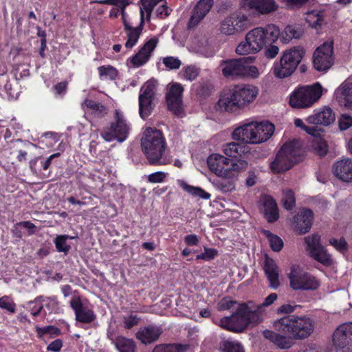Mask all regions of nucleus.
<instances>
[{"instance_id": "nucleus-1", "label": "nucleus", "mask_w": 352, "mask_h": 352, "mask_svg": "<svg viewBox=\"0 0 352 352\" xmlns=\"http://www.w3.org/2000/svg\"><path fill=\"white\" fill-rule=\"evenodd\" d=\"M279 35L280 30L274 24L255 28L246 34L245 40L237 45L235 52L239 55L256 54L267 44L275 42Z\"/></svg>"}, {"instance_id": "nucleus-2", "label": "nucleus", "mask_w": 352, "mask_h": 352, "mask_svg": "<svg viewBox=\"0 0 352 352\" xmlns=\"http://www.w3.org/2000/svg\"><path fill=\"white\" fill-rule=\"evenodd\" d=\"M274 131L273 124L267 121L247 122L234 129L232 132V138L238 142L257 144L270 138Z\"/></svg>"}, {"instance_id": "nucleus-3", "label": "nucleus", "mask_w": 352, "mask_h": 352, "mask_svg": "<svg viewBox=\"0 0 352 352\" xmlns=\"http://www.w3.org/2000/svg\"><path fill=\"white\" fill-rule=\"evenodd\" d=\"M273 326L275 330L292 336L296 340L308 338L315 329L314 320L307 316H288L276 320Z\"/></svg>"}, {"instance_id": "nucleus-4", "label": "nucleus", "mask_w": 352, "mask_h": 352, "mask_svg": "<svg viewBox=\"0 0 352 352\" xmlns=\"http://www.w3.org/2000/svg\"><path fill=\"white\" fill-rule=\"evenodd\" d=\"M141 146L146 157L151 164H165L162 158L165 152L166 142L162 132L150 126L142 131Z\"/></svg>"}, {"instance_id": "nucleus-5", "label": "nucleus", "mask_w": 352, "mask_h": 352, "mask_svg": "<svg viewBox=\"0 0 352 352\" xmlns=\"http://www.w3.org/2000/svg\"><path fill=\"white\" fill-rule=\"evenodd\" d=\"M251 306L252 305L248 302L239 304L232 315L223 317L215 323L228 331L241 333L249 325H255L259 323V318L256 314L253 313Z\"/></svg>"}, {"instance_id": "nucleus-6", "label": "nucleus", "mask_w": 352, "mask_h": 352, "mask_svg": "<svg viewBox=\"0 0 352 352\" xmlns=\"http://www.w3.org/2000/svg\"><path fill=\"white\" fill-rule=\"evenodd\" d=\"M207 164L210 170L219 177H228L239 174L248 166V162L243 159L231 160L217 153L208 157Z\"/></svg>"}, {"instance_id": "nucleus-7", "label": "nucleus", "mask_w": 352, "mask_h": 352, "mask_svg": "<svg viewBox=\"0 0 352 352\" xmlns=\"http://www.w3.org/2000/svg\"><path fill=\"white\" fill-rule=\"evenodd\" d=\"M301 144L294 140L286 142L278 151L275 159L270 163V168L274 173L285 172L301 158Z\"/></svg>"}, {"instance_id": "nucleus-8", "label": "nucleus", "mask_w": 352, "mask_h": 352, "mask_svg": "<svg viewBox=\"0 0 352 352\" xmlns=\"http://www.w3.org/2000/svg\"><path fill=\"white\" fill-rule=\"evenodd\" d=\"M324 91L319 82L300 87L290 94L289 105L295 109L309 108L320 100Z\"/></svg>"}, {"instance_id": "nucleus-9", "label": "nucleus", "mask_w": 352, "mask_h": 352, "mask_svg": "<svg viewBox=\"0 0 352 352\" xmlns=\"http://www.w3.org/2000/svg\"><path fill=\"white\" fill-rule=\"evenodd\" d=\"M305 51L300 46L285 50L280 60L274 64V74L278 78L291 76L300 63Z\"/></svg>"}, {"instance_id": "nucleus-10", "label": "nucleus", "mask_w": 352, "mask_h": 352, "mask_svg": "<svg viewBox=\"0 0 352 352\" xmlns=\"http://www.w3.org/2000/svg\"><path fill=\"white\" fill-rule=\"evenodd\" d=\"M290 287L295 291L316 290L320 287V281L312 274L307 272L298 264H292L287 273Z\"/></svg>"}, {"instance_id": "nucleus-11", "label": "nucleus", "mask_w": 352, "mask_h": 352, "mask_svg": "<svg viewBox=\"0 0 352 352\" xmlns=\"http://www.w3.org/2000/svg\"><path fill=\"white\" fill-rule=\"evenodd\" d=\"M131 124L119 109L115 111V120L103 129L101 136L107 142H123L129 135Z\"/></svg>"}, {"instance_id": "nucleus-12", "label": "nucleus", "mask_w": 352, "mask_h": 352, "mask_svg": "<svg viewBox=\"0 0 352 352\" xmlns=\"http://www.w3.org/2000/svg\"><path fill=\"white\" fill-rule=\"evenodd\" d=\"M100 4H107L118 6L122 10V20L124 25V30L126 34V41L125 43V47L127 49H131L138 43L140 36L142 33V28H132L129 25L127 21V16L124 12V9L126 6L129 4V0H98L96 1Z\"/></svg>"}, {"instance_id": "nucleus-13", "label": "nucleus", "mask_w": 352, "mask_h": 352, "mask_svg": "<svg viewBox=\"0 0 352 352\" xmlns=\"http://www.w3.org/2000/svg\"><path fill=\"white\" fill-rule=\"evenodd\" d=\"M157 82L155 80L147 81L142 87L139 96V113L145 120L151 114L154 107V98Z\"/></svg>"}, {"instance_id": "nucleus-14", "label": "nucleus", "mask_w": 352, "mask_h": 352, "mask_svg": "<svg viewBox=\"0 0 352 352\" xmlns=\"http://www.w3.org/2000/svg\"><path fill=\"white\" fill-rule=\"evenodd\" d=\"M333 43L327 41L318 47L313 54L314 68L319 72L328 70L333 63Z\"/></svg>"}, {"instance_id": "nucleus-15", "label": "nucleus", "mask_w": 352, "mask_h": 352, "mask_svg": "<svg viewBox=\"0 0 352 352\" xmlns=\"http://www.w3.org/2000/svg\"><path fill=\"white\" fill-rule=\"evenodd\" d=\"M249 26L248 17L242 13H232L226 17L221 23V34L231 36L246 30Z\"/></svg>"}, {"instance_id": "nucleus-16", "label": "nucleus", "mask_w": 352, "mask_h": 352, "mask_svg": "<svg viewBox=\"0 0 352 352\" xmlns=\"http://www.w3.org/2000/svg\"><path fill=\"white\" fill-rule=\"evenodd\" d=\"M188 49L204 57H212L215 54L213 46L209 42L208 34L203 30H197L192 34L188 43Z\"/></svg>"}, {"instance_id": "nucleus-17", "label": "nucleus", "mask_w": 352, "mask_h": 352, "mask_svg": "<svg viewBox=\"0 0 352 352\" xmlns=\"http://www.w3.org/2000/svg\"><path fill=\"white\" fill-rule=\"evenodd\" d=\"M306 250L309 255L319 263L329 266L333 263L331 256L320 244V236L318 234H312L305 238Z\"/></svg>"}, {"instance_id": "nucleus-18", "label": "nucleus", "mask_w": 352, "mask_h": 352, "mask_svg": "<svg viewBox=\"0 0 352 352\" xmlns=\"http://www.w3.org/2000/svg\"><path fill=\"white\" fill-rule=\"evenodd\" d=\"M336 352L352 351V322L340 324L333 335Z\"/></svg>"}, {"instance_id": "nucleus-19", "label": "nucleus", "mask_w": 352, "mask_h": 352, "mask_svg": "<svg viewBox=\"0 0 352 352\" xmlns=\"http://www.w3.org/2000/svg\"><path fill=\"white\" fill-rule=\"evenodd\" d=\"M184 89L179 83L169 85L166 94V101L168 109L174 114L182 116L184 112L182 93Z\"/></svg>"}, {"instance_id": "nucleus-20", "label": "nucleus", "mask_w": 352, "mask_h": 352, "mask_svg": "<svg viewBox=\"0 0 352 352\" xmlns=\"http://www.w3.org/2000/svg\"><path fill=\"white\" fill-rule=\"evenodd\" d=\"M214 108L219 111L233 113L241 109L232 87L223 90Z\"/></svg>"}, {"instance_id": "nucleus-21", "label": "nucleus", "mask_w": 352, "mask_h": 352, "mask_svg": "<svg viewBox=\"0 0 352 352\" xmlns=\"http://www.w3.org/2000/svg\"><path fill=\"white\" fill-rule=\"evenodd\" d=\"M241 109L252 103L257 97L258 89L250 85H239L232 87Z\"/></svg>"}, {"instance_id": "nucleus-22", "label": "nucleus", "mask_w": 352, "mask_h": 352, "mask_svg": "<svg viewBox=\"0 0 352 352\" xmlns=\"http://www.w3.org/2000/svg\"><path fill=\"white\" fill-rule=\"evenodd\" d=\"M157 43V38L153 37L150 38L144 43L136 54L129 59V63L134 67H139L144 65L149 60Z\"/></svg>"}, {"instance_id": "nucleus-23", "label": "nucleus", "mask_w": 352, "mask_h": 352, "mask_svg": "<svg viewBox=\"0 0 352 352\" xmlns=\"http://www.w3.org/2000/svg\"><path fill=\"white\" fill-rule=\"evenodd\" d=\"M70 306L75 312L78 322L90 323L95 320L94 311L82 302L80 296L74 295L70 300Z\"/></svg>"}, {"instance_id": "nucleus-24", "label": "nucleus", "mask_w": 352, "mask_h": 352, "mask_svg": "<svg viewBox=\"0 0 352 352\" xmlns=\"http://www.w3.org/2000/svg\"><path fill=\"white\" fill-rule=\"evenodd\" d=\"M244 7L258 15H267L276 12L278 5L275 0H242Z\"/></svg>"}, {"instance_id": "nucleus-25", "label": "nucleus", "mask_w": 352, "mask_h": 352, "mask_svg": "<svg viewBox=\"0 0 352 352\" xmlns=\"http://www.w3.org/2000/svg\"><path fill=\"white\" fill-rule=\"evenodd\" d=\"M336 102L347 110H352V81L344 80L334 91Z\"/></svg>"}, {"instance_id": "nucleus-26", "label": "nucleus", "mask_w": 352, "mask_h": 352, "mask_svg": "<svg viewBox=\"0 0 352 352\" xmlns=\"http://www.w3.org/2000/svg\"><path fill=\"white\" fill-rule=\"evenodd\" d=\"M335 120L333 110L328 107L318 109L306 118V122L310 124L327 126Z\"/></svg>"}, {"instance_id": "nucleus-27", "label": "nucleus", "mask_w": 352, "mask_h": 352, "mask_svg": "<svg viewBox=\"0 0 352 352\" xmlns=\"http://www.w3.org/2000/svg\"><path fill=\"white\" fill-rule=\"evenodd\" d=\"M333 173L340 180L352 182V158L344 157L336 161L333 166Z\"/></svg>"}, {"instance_id": "nucleus-28", "label": "nucleus", "mask_w": 352, "mask_h": 352, "mask_svg": "<svg viewBox=\"0 0 352 352\" xmlns=\"http://www.w3.org/2000/svg\"><path fill=\"white\" fill-rule=\"evenodd\" d=\"M313 212L309 209L301 210L293 219L294 230L300 234L309 232L312 226Z\"/></svg>"}, {"instance_id": "nucleus-29", "label": "nucleus", "mask_w": 352, "mask_h": 352, "mask_svg": "<svg viewBox=\"0 0 352 352\" xmlns=\"http://www.w3.org/2000/svg\"><path fill=\"white\" fill-rule=\"evenodd\" d=\"M221 151L226 157L232 158L243 159L250 153V148L245 144H241L236 142H231L223 144L221 146Z\"/></svg>"}, {"instance_id": "nucleus-30", "label": "nucleus", "mask_w": 352, "mask_h": 352, "mask_svg": "<svg viewBox=\"0 0 352 352\" xmlns=\"http://www.w3.org/2000/svg\"><path fill=\"white\" fill-rule=\"evenodd\" d=\"M213 0H200L195 7L188 22V28L197 25L210 11Z\"/></svg>"}, {"instance_id": "nucleus-31", "label": "nucleus", "mask_w": 352, "mask_h": 352, "mask_svg": "<svg viewBox=\"0 0 352 352\" xmlns=\"http://www.w3.org/2000/svg\"><path fill=\"white\" fill-rule=\"evenodd\" d=\"M263 270L269 281L270 287L276 289L280 286V272L277 264L273 259L265 256Z\"/></svg>"}, {"instance_id": "nucleus-32", "label": "nucleus", "mask_w": 352, "mask_h": 352, "mask_svg": "<svg viewBox=\"0 0 352 352\" xmlns=\"http://www.w3.org/2000/svg\"><path fill=\"white\" fill-rule=\"evenodd\" d=\"M243 59H232L223 61L220 67L224 76L229 78H241Z\"/></svg>"}, {"instance_id": "nucleus-33", "label": "nucleus", "mask_w": 352, "mask_h": 352, "mask_svg": "<svg viewBox=\"0 0 352 352\" xmlns=\"http://www.w3.org/2000/svg\"><path fill=\"white\" fill-rule=\"evenodd\" d=\"M265 216L269 222L276 221L278 212L275 200L270 196H263L261 199Z\"/></svg>"}, {"instance_id": "nucleus-34", "label": "nucleus", "mask_w": 352, "mask_h": 352, "mask_svg": "<svg viewBox=\"0 0 352 352\" xmlns=\"http://www.w3.org/2000/svg\"><path fill=\"white\" fill-rule=\"evenodd\" d=\"M264 337L274 343L280 349H289L292 346L293 338L278 334L271 330H265L263 333Z\"/></svg>"}, {"instance_id": "nucleus-35", "label": "nucleus", "mask_w": 352, "mask_h": 352, "mask_svg": "<svg viewBox=\"0 0 352 352\" xmlns=\"http://www.w3.org/2000/svg\"><path fill=\"white\" fill-rule=\"evenodd\" d=\"M238 174L232 175L228 177H221V179H210L213 186L222 192H231L236 189V181Z\"/></svg>"}, {"instance_id": "nucleus-36", "label": "nucleus", "mask_w": 352, "mask_h": 352, "mask_svg": "<svg viewBox=\"0 0 352 352\" xmlns=\"http://www.w3.org/2000/svg\"><path fill=\"white\" fill-rule=\"evenodd\" d=\"M162 333L161 329L156 326H148L137 333V338L142 343L150 344L155 341Z\"/></svg>"}, {"instance_id": "nucleus-37", "label": "nucleus", "mask_w": 352, "mask_h": 352, "mask_svg": "<svg viewBox=\"0 0 352 352\" xmlns=\"http://www.w3.org/2000/svg\"><path fill=\"white\" fill-rule=\"evenodd\" d=\"M278 299V295L276 293H271L269 296L265 297L263 302L260 304H255L252 301L248 302V304H251L252 311L254 314H256L259 318V322L263 320L262 314L265 312L267 307L272 305Z\"/></svg>"}, {"instance_id": "nucleus-38", "label": "nucleus", "mask_w": 352, "mask_h": 352, "mask_svg": "<svg viewBox=\"0 0 352 352\" xmlns=\"http://www.w3.org/2000/svg\"><path fill=\"white\" fill-rule=\"evenodd\" d=\"M302 35V30L300 27L295 25H287L280 33V37L281 41L287 43L293 38H299Z\"/></svg>"}, {"instance_id": "nucleus-39", "label": "nucleus", "mask_w": 352, "mask_h": 352, "mask_svg": "<svg viewBox=\"0 0 352 352\" xmlns=\"http://www.w3.org/2000/svg\"><path fill=\"white\" fill-rule=\"evenodd\" d=\"M177 184L182 189H184L185 191L192 195V196L197 197L204 199H208L210 198V194L206 192L201 188L188 185L184 181L180 179L177 181Z\"/></svg>"}, {"instance_id": "nucleus-40", "label": "nucleus", "mask_w": 352, "mask_h": 352, "mask_svg": "<svg viewBox=\"0 0 352 352\" xmlns=\"http://www.w3.org/2000/svg\"><path fill=\"white\" fill-rule=\"evenodd\" d=\"M323 18L322 11L314 10L307 12L305 19L309 26L316 29L321 26Z\"/></svg>"}, {"instance_id": "nucleus-41", "label": "nucleus", "mask_w": 352, "mask_h": 352, "mask_svg": "<svg viewBox=\"0 0 352 352\" xmlns=\"http://www.w3.org/2000/svg\"><path fill=\"white\" fill-rule=\"evenodd\" d=\"M312 147L321 156L324 155L327 153V145L321 136V129L317 131L316 134L311 136Z\"/></svg>"}, {"instance_id": "nucleus-42", "label": "nucleus", "mask_w": 352, "mask_h": 352, "mask_svg": "<svg viewBox=\"0 0 352 352\" xmlns=\"http://www.w3.org/2000/svg\"><path fill=\"white\" fill-rule=\"evenodd\" d=\"M115 346L119 352H134L135 349L133 340L122 336L116 338Z\"/></svg>"}, {"instance_id": "nucleus-43", "label": "nucleus", "mask_w": 352, "mask_h": 352, "mask_svg": "<svg viewBox=\"0 0 352 352\" xmlns=\"http://www.w3.org/2000/svg\"><path fill=\"white\" fill-rule=\"evenodd\" d=\"M82 107L85 111H89L97 115L106 113V110L103 105L91 100H85L82 104Z\"/></svg>"}, {"instance_id": "nucleus-44", "label": "nucleus", "mask_w": 352, "mask_h": 352, "mask_svg": "<svg viewBox=\"0 0 352 352\" xmlns=\"http://www.w3.org/2000/svg\"><path fill=\"white\" fill-rule=\"evenodd\" d=\"M100 78L102 80H113L117 75V69L111 65H103L98 68Z\"/></svg>"}, {"instance_id": "nucleus-45", "label": "nucleus", "mask_w": 352, "mask_h": 352, "mask_svg": "<svg viewBox=\"0 0 352 352\" xmlns=\"http://www.w3.org/2000/svg\"><path fill=\"white\" fill-rule=\"evenodd\" d=\"M263 234L268 239L270 245L274 251L278 252L282 249L283 241L279 236L272 234L267 230H264Z\"/></svg>"}, {"instance_id": "nucleus-46", "label": "nucleus", "mask_w": 352, "mask_h": 352, "mask_svg": "<svg viewBox=\"0 0 352 352\" xmlns=\"http://www.w3.org/2000/svg\"><path fill=\"white\" fill-rule=\"evenodd\" d=\"M263 71H261L258 67L254 65H248L245 63V60L243 59L242 77L241 78H257L259 77Z\"/></svg>"}, {"instance_id": "nucleus-47", "label": "nucleus", "mask_w": 352, "mask_h": 352, "mask_svg": "<svg viewBox=\"0 0 352 352\" xmlns=\"http://www.w3.org/2000/svg\"><path fill=\"white\" fill-rule=\"evenodd\" d=\"M74 237L68 235L57 236L54 240L56 248L60 252L67 254L70 249V246L67 244V239H73Z\"/></svg>"}, {"instance_id": "nucleus-48", "label": "nucleus", "mask_w": 352, "mask_h": 352, "mask_svg": "<svg viewBox=\"0 0 352 352\" xmlns=\"http://www.w3.org/2000/svg\"><path fill=\"white\" fill-rule=\"evenodd\" d=\"M221 348L223 352H244L241 343L234 340L224 341L222 343Z\"/></svg>"}, {"instance_id": "nucleus-49", "label": "nucleus", "mask_w": 352, "mask_h": 352, "mask_svg": "<svg viewBox=\"0 0 352 352\" xmlns=\"http://www.w3.org/2000/svg\"><path fill=\"white\" fill-rule=\"evenodd\" d=\"M295 197L292 190L285 189L283 190L282 202L285 209L291 210L295 206Z\"/></svg>"}, {"instance_id": "nucleus-50", "label": "nucleus", "mask_w": 352, "mask_h": 352, "mask_svg": "<svg viewBox=\"0 0 352 352\" xmlns=\"http://www.w3.org/2000/svg\"><path fill=\"white\" fill-rule=\"evenodd\" d=\"M184 347L179 344H159L153 352H183Z\"/></svg>"}, {"instance_id": "nucleus-51", "label": "nucleus", "mask_w": 352, "mask_h": 352, "mask_svg": "<svg viewBox=\"0 0 352 352\" xmlns=\"http://www.w3.org/2000/svg\"><path fill=\"white\" fill-rule=\"evenodd\" d=\"M199 74V69L195 66H187L182 69L181 75L182 78L190 81L194 80Z\"/></svg>"}, {"instance_id": "nucleus-52", "label": "nucleus", "mask_w": 352, "mask_h": 352, "mask_svg": "<svg viewBox=\"0 0 352 352\" xmlns=\"http://www.w3.org/2000/svg\"><path fill=\"white\" fill-rule=\"evenodd\" d=\"M338 125L341 131H345L352 126V116L348 113L341 114L338 118Z\"/></svg>"}, {"instance_id": "nucleus-53", "label": "nucleus", "mask_w": 352, "mask_h": 352, "mask_svg": "<svg viewBox=\"0 0 352 352\" xmlns=\"http://www.w3.org/2000/svg\"><path fill=\"white\" fill-rule=\"evenodd\" d=\"M59 330L53 326H47L44 327H36V333L38 336L43 338L45 335H58Z\"/></svg>"}, {"instance_id": "nucleus-54", "label": "nucleus", "mask_w": 352, "mask_h": 352, "mask_svg": "<svg viewBox=\"0 0 352 352\" xmlns=\"http://www.w3.org/2000/svg\"><path fill=\"white\" fill-rule=\"evenodd\" d=\"M294 124L296 127L302 129L311 136L314 134H316L317 131L319 129L318 126H309L306 125L303 120L300 118H296L294 120Z\"/></svg>"}, {"instance_id": "nucleus-55", "label": "nucleus", "mask_w": 352, "mask_h": 352, "mask_svg": "<svg viewBox=\"0 0 352 352\" xmlns=\"http://www.w3.org/2000/svg\"><path fill=\"white\" fill-rule=\"evenodd\" d=\"M163 63L169 69H178L182 65L181 60L178 58L173 56H167L164 58Z\"/></svg>"}, {"instance_id": "nucleus-56", "label": "nucleus", "mask_w": 352, "mask_h": 352, "mask_svg": "<svg viewBox=\"0 0 352 352\" xmlns=\"http://www.w3.org/2000/svg\"><path fill=\"white\" fill-rule=\"evenodd\" d=\"M41 302L44 303L43 306L47 307L50 311L56 312L59 309L58 302L56 297L43 298Z\"/></svg>"}, {"instance_id": "nucleus-57", "label": "nucleus", "mask_w": 352, "mask_h": 352, "mask_svg": "<svg viewBox=\"0 0 352 352\" xmlns=\"http://www.w3.org/2000/svg\"><path fill=\"white\" fill-rule=\"evenodd\" d=\"M168 175L167 173L163 171H157L148 175L147 180L150 183H162L164 181Z\"/></svg>"}, {"instance_id": "nucleus-58", "label": "nucleus", "mask_w": 352, "mask_h": 352, "mask_svg": "<svg viewBox=\"0 0 352 352\" xmlns=\"http://www.w3.org/2000/svg\"><path fill=\"white\" fill-rule=\"evenodd\" d=\"M0 308L6 309L11 313H14L15 311L14 303L7 296L0 298Z\"/></svg>"}, {"instance_id": "nucleus-59", "label": "nucleus", "mask_w": 352, "mask_h": 352, "mask_svg": "<svg viewBox=\"0 0 352 352\" xmlns=\"http://www.w3.org/2000/svg\"><path fill=\"white\" fill-rule=\"evenodd\" d=\"M235 304H236V301L232 300L229 298H224L219 302L217 309L219 311L228 310L233 307Z\"/></svg>"}, {"instance_id": "nucleus-60", "label": "nucleus", "mask_w": 352, "mask_h": 352, "mask_svg": "<svg viewBox=\"0 0 352 352\" xmlns=\"http://www.w3.org/2000/svg\"><path fill=\"white\" fill-rule=\"evenodd\" d=\"M217 252L213 248H204V252L197 256V259L211 260L215 257Z\"/></svg>"}, {"instance_id": "nucleus-61", "label": "nucleus", "mask_w": 352, "mask_h": 352, "mask_svg": "<svg viewBox=\"0 0 352 352\" xmlns=\"http://www.w3.org/2000/svg\"><path fill=\"white\" fill-rule=\"evenodd\" d=\"M288 9L299 8L306 3L309 0H280Z\"/></svg>"}, {"instance_id": "nucleus-62", "label": "nucleus", "mask_w": 352, "mask_h": 352, "mask_svg": "<svg viewBox=\"0 0 352 352\" xmlns=\"http://www.w3.org/2000/svg\"><path fill=\"white\" fill-rule=\"evenodd\" d=\"M139 318L136 315L130 314L127 316L124 317V327L125 329H131L133 326L136 325L138 323Z\"/></svg>"}, {"instance_id": "nucleus-63", "label": "nucleus", "mask_w": 352, "mask_h": 352, "mask_svg": "<svg viewBox=\"0 0 352 352\" xmlns=\"http://www.w3.org/2000/svg\"><path fill=\"white\" fill-rule=\"evenodd\" d=\"M297 305L290 304V303H286L283 304L281 306H280L277 309V314H291L294 312L296 308Z\"/></svg>"}, {"instance_id": "nucleus-64", "label": "nucleus", "mask_w": 352, "mask_h": 352, "mask_svg": "<svg viewBox=\"0 0 352 352\" xmlns=\"http://www.w3.org/2000/svg\"><path fill=\"white\" fill-rule=\"evenodd\" d=\"M329 243L340 252H343L346 248V241L342 239L339 240L336 239H331Z\"/></svg>"}]
</instances>
